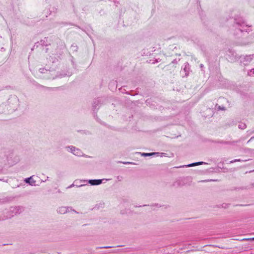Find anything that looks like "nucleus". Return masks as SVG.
Listing matches in <instances>:
<instances>
[{"label":"nucleus","instance_id":"1","mask_svg":"<svg viewBox=\"0 0 254 254\" xmlns=\"http://www.w3.org/2000/svg\"><path fill=\"white\" fill-rule=\"evenodd\" d=\"M251 30L250 27L240 20H235L234 24L230 29L231 33L235 36L240 37L245 35Z\"/></svg>","mask_w":254,"mask_h":254},{"label":"nucleus","instance_id":"2","mask_svg":"<svg viewBox=\"0 0 254 254\" xmlns=\"http://www.w3.org/2000/svg\"><path fill=\"white\" fill-rule=\"evenodd\" d=\"M68 148L70 149V152L74 155L77 156H81L82 155V151L78 148H76L73 146H69Z\"/></svg>","mask_w":254,"mask_h":254},{"label":"nucleus","instance_id":"3","mask_svg":"<svg viewBox=\"0 0 254 254\" xmlns=\"http://www.w3.org/2000/svg\"><path fill=\"white\" fill-rule=\"evenodd\" d=\"M23 211V208L21 206H15L10 208V211L15 215L19 214Z\"/></svg>","mask_w":254,"mask_h":254},{"label":"nucleus","instance_id":"4","mask_svg":"<svg viewBox=\"0 0 254 254\" xmlns=\"http://www.w3.org/2000/svg\"><path fill=\"white\" fill-rule=\"evenodd\" d=\"M69 209L71 210V208L68 207L62 206L59 207L57 211L59 213L64 214L69 212Z\"/></svg>","mask_w":254,"mask_h":254},{"label":"nucleus","instance_id":"5","mask_svg":"<svg viewBox=\"0 0 254 254\" xmlns=\"http://www.w3.org/2000/svg\"><path fill=\"white\" fill-rule=\"evenodd\" d=\"M254 56V55L245 56L241 59V63H243L244 64H248L251 61Z\"/></svg>","mask_w":254,"mask_h":254},{"label":"nucleus","instance_id":"6","mask_svg":"<svg viewBox=\"0 0 254 254\" xmlns=\"http://www.w3.org/2000/svg\"><path fill=\"white\" fill-rule=\"evenodd\" d=\"M103 181V179L89 180L88 183L92 186H96L101 184Z\"/></svg>","mask_w":254,"mask_h":254},{"label":"nucleus","instance_id":"7","mask_svg":"<svg viewBox=\"0 0 254 254\" xmlns=\"http://www.w3.org/2000/svg\"><path fill=\"white\" fill-rule=\"evenodd\" d=\"M189 64L188 63H186L185 64L184 67L183 68L186 76H187L189 74Z\"/></svg>","mask_w":254,"mask_h":254},{"label":"nucleus","instance_id":"8","mask_svg":"<svg viewBox=\"0 0 254 254\" xmlns=\"http://www.w3.org/2000/svg\"><path fill=\"white\" fill-rule=\"evenodd\" d=\"M160 154L159 152H153V153H142V155L143 156H150L154 155H157L158 156Z\"/></svg>","mask_w":254,"mask_h":254},{"label":"nucleus","instance_id":"9","mask_svg":"<svg viewBox=\"0 0 254 254\" xmlns=\"http://www.w3.org/2000/svg\"><path fill=\"white\" fill-rule=\"evenodd\" d=\"M25 182L26 183H29L31 185H33L35 182L33 181L32 179V177L28 178L25 179Z\"/></svg>","mask_w":254,"mask_h":254},{"label":"nucleus","instance_id":"10","mask_svg":"<svg viewBox=\"0 0 254 254\" xmlns=\"http://www.w3.org/2000/svg\"><path fill=\"white\" fill-rule=\"evenodd\" d=\"M204 163H205L203 162H198L193 163L189 164V165H187L186 166L187 167H192V166H197V165H202Z\"/></svg>","mask_w":254,"mask_h":254},{"label":"nucleus","instance_id":"11","mask_svg":"<svg viewBox=\"0 0 254 254\" xmlns=\"http://www.w3.org/2000/svg\"><path fill=\"white\" fill-rule=\"evenodd\" d=\"M85 185L84 184H81L80 185H77V181H75L74 182V183L71 185L70 186L68 187L67 188V189H69V188H70L71 187H72L73 186H76L77 187H82L83 186H84Z\"/></svg>","mask_w":254,"mask_h":254},{"label":"nucleus","instance_id":"12","mask_svg":"<svg viewBox=\"0 0 254 254\" xmlns=\"http://www.w3.org/2000/svg\"><path fill=\"white\" fill-rule=\"evenodd\" d=\"M100 104V101L99 99H96L93 104V107L94 109H96V108Z\"/></svg>","mask_w":254,"mask_h":254},{"label":"nucleus","instance_id":"13","mask_svg":"<svg viewBox=\"0 0 254 254\" xmlns=\"http://www.w3.org/2000/svg\"><path fill=\"white\" fill-rule=\"evenodd\" d=\"M246 125L245 124V123H240L239 126H238V127L240 129H244L246 128Z\"/></svg>","mask_w":254,"mask_h":254},{"label":"nucleus","instance_id":"14","mask_svg":"<svg viewBox=\"0 0 254 254\" xmlns=\"http://www.w3.org/2000/svg\"><path fill=\"white\" fill-rule=\"evenodd\" d=\"M248 74L249 76H253V75H254V68L250 70L249 71H248Z\"/></svg>","mask_w":254,"mask_h":254},{"label":"nucleus","instance_id":"15","mask_svg":"<svg viewBox=\"0 0 254 254\" xmlns=\"http://www.w3.org/2000/svg\"><path fill=\"white\" fill-rule=\"evenodd\" d=\"M254 238H245L242 239V241H254Z\"/></svg>","mask_w":254,"mask_h":254},{"label":"nucleus","instance_id":"16","mask_svg":"<svg viewBox=\"0 0 254 254\" xmlns=\"http://www.w3.org/2000/svg\"><path fill=\"white\" fill-rule=\"evenodd\" d=\"M240 161H241V160L240 159H235V160H232L230 161V163H233L234 162H240Z\"/></svg>","mask_w":254,"mask_h":254},{"label":"nucleus","instance_id":"17","mask_svg":"<svg viewBox=\"0 0 254 254\" xmlns=\"http://www.w3.org/2000/svg\"><path fill=\"white\" fill-rule=\"evenodd\" d=\"M228 206H229V204H227V203H223L222 205V207L223 208H225L228 207Z\"/></svg>","mask_w":254,"mask_h":254},{"label":"nucleus","instance_id":"18","mask_svg":"<svg viewBox=\"0 0 254 254\" xmlns=\"http://www.w3.org/2000/svg\"><path fill=\"white\" fill-rule=\"evenodd\" d=\"M218 109L219 110H225V108L224 107H221V106H218Z\"/></svg>","mask_w":254,"mask_h":254},{"label":"nucleus","instance_id":"19","mask_svg":"<svg viewBox=\"0 0 254 254\" xmlns=\"http://www.w3.org/2000/svg\"><path fill=\"white\" fill-rule=\"evenodd\" d=\"M45 71H47V69L45 68H40V71L41 73H45Z\"/></svg>","mask_w":254,"mask_h":254},{"label":"nucleus","instance_id":"20","mask_svg":"<svg viewBox=\"0 0 254 254\" xmlns=\"http://www.w3.org/2000/svg\"><path fill=\"white\" fill-rule=\"evenodd\" d=\"M112 247L106 246V247H100L99 248H100V249H101V248L107 249V248H112Z\"/></svg>","mask_w":254,"mask_h":254},{"label":"nucleus","instance_id":"21","mask_svg":"<svg viewBox=\"0 0 254 254\" xmlns=\"http://www.w3.org/2000/svg\"><path fill=\"white\" fill-rule=\"evenodd\" d=\"M177 63H178V61L176 59H175L172 61L173 64H177Z\"/></svg>","mask_w":254,"mask_h":254},{"label":"nucleus","instance_id":"22","mask_svg":"<svg viewBox=\"0 0 254 254\" xmlns=\"http://www.w3.org/2000/svg\"><path fill=\"white\" fill-rule=\"evenodd\" d=\"M123 163H124V164H132V163L129 162H123Z\"/></svg>","mask_w":254,"mask_h":254},{"label":"nucleus","instance_id":"23","mask_svg":"<svg viewBox=\"0 0 254 254\" xmlns=\"http://www.w3.org/2000/svg\"><path fill=\"white\" fill-rule=\"evenodd\" d=\"M122 178V177H120V176H118V179L119 180H121V179Z\"/></svg>","mask_w":254,"mask_h":254},{"label":"nucleus","instance_id":"24","mask_svg":"<svg viewBox=\"0 0 254 254\" xmlns=\"http://www.w3.org/2000/svg\"><path fill=\"white\" fill-rule=\"evenodd\" d=\"M200 68H203V65L202 64H200Z\"/></svg>","mask_w":254,"mask_h":254},{"label":"nucleus","instance_id":"25","mask_svg":"<svg viewBox=\"0 0 254 254\" xmlns=\"http://www.w3.org/2000/svg\"><path fill=\"white\" fill-rule=\"evenodd\" d=\"M254 136H253V137H252L251 138L250 140L249 141H250V140H251L252 139H254Z\"/></svg>","mask_w":254,"mask_h":254},{"label":"nucleus","instance_id":"26","mask_svg":"<svg viewBox=\"0 0 254 254\" xmlns=\"http://www.w3.org/2000/svg\"><path fill=\"white\" fill-rule=\"evenodd\" d=\"M85 181H86L85 180H81L80 182H83V183H84V182H85Z\"/></svg>","mask_w":254,"mask_h":254},{"label":"nucleus","instance_id":"27","mask_svg":"<svg viewBox=\"0 0 254 254\" xmlns=\"http://www.w3.org/2000/svg\"><path fill=\"white\" fill-rule=\"evenodd\" d=\"M159 62V61H158V60H156V61H155V62H152V63H153V64H154V63H157V62Z\"/></svg>","mask_w":254,"mask_h":254},{"label":"nucleus","instance_id":"28","mask_svg":"<svg viewBox=\"0 0 254 254\" xmlns=\"http://www.w3.org/2000/svg\"><path fill=\"white\" fill-rule=\"evenodd\" d=\"M161 156H162L164 155L165 153H161Z\"/></svg>","mask_w":254,"mask_h":254},{"label":"nucleus","instance_id":"29","mask_svg":"<svg viewBox=\"0 0 254 254\" xmlns=\"http://www.w3.org/2000/svg\"><path fill=\"white\" fill-rule=\"evenodd\" d=\"M81 185V184H78V183H77V185Z\"/></svg>","mask_w":254,"mask_h":254},{"label":"nucleus","instance_id":"30","mask_svg":"<svg viewBox=\"0 0 254 254\" xmlns=\"http://www.w3.org/2000/svg\"><path fill=\"white\" fill-rule=\"evenodd\" d=\"M2 180L1 179H0V181Z\"/></svg>","mask_w":254,"mask_h":254},{"label":"nucleus","instance_id":"31","mask_svg":"<svg viewBox=\"0 0 254 254\" xmlns=\"http://www.w3.org/2000/svg\"><path fill=\"white\" fill-rule=\"evenodd\" d=\"M253 171H254V170Z\"/></svg>","mask_w":254,"mask_h":254}]
</instances>
